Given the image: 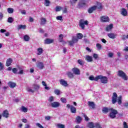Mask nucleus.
<instances>
[{
    "label": "nucleus",
    "instance_id": "2f4dec72",
    "mask_svg": "<svg viewBox=\"0 0 128 128\" xmlns=\"http://www.w3.org/2000/svg\"><path fill=\"white\" fill-rule=\"evenodd\" d=\"M86 60L88 62H92V58L90 56H87L86 58Z\"/></svg>",
    "mask_w": 128,
    "mask_h": 128
},
{
    "label": "nucleus",
    "instance_id": "9b49d317",
    "mask_svg": "<svg viewBox=\"0 0 128 128\" xmlns=\"http://www.w3.org/2000/svg\"><path fill=\"white\" fill-rule=\"evenodd\" d=\"M114 28V24H110L109 25H107L106 28V32H111V30Z\"/></svg>",
    "mask_w": 128,
    "mask_h": 128
},
{
    "label": "nucleus",
    "instance_id": "338daca9",
    "mask_svg": "<svg viewBox=\"0 0 128 128\" xmlns=\"http://www.w3.org/2000/svg\"><path fill=\"white\" fill-rule=\"evenodd\" d=\"M22 122L26 123V122H28V120H26V118H23V119H22Z\"/></svg>",
    "mask_w": 128,
    "mask_h": 128
},
{
    "label": "nucleus",
    "instance_id": "f257e3e1",
    "mask_svg": "<svg viewBox=\"0 0 128 128\" xmlns=\"http://www.w3.org/2000/svg\"><path fill=\"white\" fill-rule=\"evenodd\" d=\"M82 38H84V35H82V33H78L77 34V38L73 36L72 40L68 41L69 45L70 46H74V44L78 43V39L82 40Z\"/></svg>",
    "mask_w": 128,
    "mask_h": 128
},
{
    "label": "nucleus",
    "instance_id": "49530a36",
    "mask_svg": "<svg viewBox=\"0 0 128 128\" xmlns=\"http://www.w3.org/2000/svg\"><path fill=\"white\" fill-rule=\"evenodd\" d=\"M94 128H102V126H100V124H98V123L95 124Z\"/></svg>",
    "mask_w": 128,
    "mask_h": 128
},
{
    "label": "nucleus",
    "instance_id": "cd10ccee",
    "mask_svg": "<svg viewBox=\"0 0 128 128\" xmlns=\"http://www.w3.org/2000/svg\"><path fill=\"white\" fill-rule=\"evenodd\" d=\"M76 120L77 124H80L82 120V118L80 116H77L76 117Z\"/></svg>",
    "mask_w": 128,
    "mask_h": 128
},
{
    "label": "nucleus",
    "instance_id": "680f3d73",
    "mask_svg": "<svg viewBox=\"0 0 128 128\" xmlns=\"http://www.w3.org/2000/svg\"><path fill=\"white\" fill-rule=\"evenodd\" d=\"M45 120H50V116H46Z\"/></svg>",
    "mask_w": 128,
    "mask_h": 128
},
{
    "label": "nucleus",
    "instance_id": "09e8293b",
    "mask_svg": "<svg viewBox=\"0 0 128 128\" xmlns=\"http://www.w3.org/2000/svg\"><path fill=\"white\" fill-rule=\"evenodd\" d=\"M124 128H128V124L126 122H123Z\"/></svg>",
    "mask_w": 128,
    "mask_h": 128
},
{
    "label": "nucleus",
    "instance_id": "58836bf2",
    "mask_svg": "<svg viewBox=\"0 0 128 128\" xmlns=\"http://www.w3.org/2000/svg\"><path fill=\"white\" fill-rule=\"evenodd\" d=\"M50 2L48 0H45V6H50Z\"/></svg>",
    "mask_w": 128,
    "mask_h": 128
},
{
    "label": "nucleus",
    "instance_id": "5701e85b",
    "mask_svg": "<svg viewBox=\"0 0 128 128\" xmlns=\"http://www.w3.org/2000/svg\"><path fill=\"white\" fill-rule=\"evenodd\" d=\"M108 36L110 38L112 39L116 38V34H114V33L108 34Z\"/></svg>",
    "mask_w": 128,
    "mask_h": 128
},
{
    "label": "nucleus",
    "instance_id": "8fccbe9b",
    "mask_svg": "<svg viewBox=\"0 0 128 128\" xmlns=\"http://www.w3.org/2000/svg\"><path fill=\"white\" fill-rule=\"evenodd\" d=\"M62 10V7H60V6H57L56 8V12H60V10Z\"/></svg>",
    "mask_w": 128,
    "mask_h": 128
},
{
    "label": "nucleus",
    "instance_id": "0e129e2a",
    "mask_svg": "<svg viewBox=\"0 0 128 128\" xmlns=\"http://www.w3.org/2000/svg\"><path fill=\"white\" fill-rule=\"evenodd\" d=\"M75 128H84V126H80V125H76L75 126Z\"/></svg>",
    "mask_w": 128,
    "mask_h": 128
},
{
    "label": "nucleus",
    "instance_id": "412c9836",
    "mask_svg": "<svg viewBox=\"0 0 128 128\" xmlns=\"http://www.w3.org/2000/svg\"><path fill=\"white\" fill-rule=\"evenodd\" d=\"M88 104L90 108H96V104L94 102L90 101H88Z\"/></svg>",
    "mask_w": 128,
    "mask_h": 128
},
{
    "label": "nucleus",
    "instance_id": "5fc2aeb1",
    "mask_svg": "<svg viewBox=\"0 0 128 128\" xmlns=\"http://www.w3.org/2000/svg\"><path fill=\"white\" fill-rule=\"evenodd\" d=\"M108 56L109 58H112V56H114V53L110 52L108 54Z\"/></svg>",
    "mask_w": 128,
    "mask_h": 128
},
{
    "label": "nucleus",
    "instance_id": "f704fd0d",
    "mask_svg": "<svg viewBox=\"0 0 128 128\" xmlns=\"http://www.w3.org/2000/svg\"><path fill=\"white\" fill-rule=\"evenodd\" d=\"M88 128H94V122H90L88 123Z\"/></svg>",
    "mask_w": 128,
    "mask_h": 128
},
{
    "label": "nucleus",
    "instance_id": "f8f14e48",
    "mask_svg": "<svg viewBox=\"0 0 128 128\" xmlns=\"http://www.w3.org/2000/svg\"><path fill=\"white\" fill-rule=\"evenodd\" d=\"M2 116L3 118H8L10 116V113L8 110H6L3 112L2 113Z\"/></svg>",
    "mask_w": 128,
    "mask_h": 128
},
{
    "label": "nucleus",
    "instance_id": "0eeeda50",
    "mask_svg": "<svg viewBox=\"0 0 128 128\" xmlns=\"http://www.w3.org/2000/svg\"><path fill=\"white\" fill-rule=\"evenodd\" d=\"M66 108H70V112H72V114H76V108L72 105L70 106V104H68Z\"/></svg>",
    "mask_w": 128,
    "mask_h": 128
},
{
    "label": "nucleus",
    "instance_id": "79ce46f5",
    "mask_svg": "<svg viewBox=\"0 0 128 128\" xmlns=\"http://www.w3.org/2000/svg\"><path fill=\"white\" fill-rule=\"evenodd\" d=\"M8 14H12V12H14V9L12 8H8Z\"/></svg>",
    "mask_w": 128,
    "mask_h": 128
},
{
    "label": "nucleus",
    "instance_id": "bb28decb",
    "mask_svg": "<svg viewBox=\"0 0 128 128\" xmlns=\"http://www.w3.org/2000/svg\"><path fill=\"white\" fill-rule=\"evenodd\" d=\"M26 25H18V29L20 30H26Z\"/></svg>",
    "mask_w": 128,
    "mask_h": 128
},
{
    "label": "nucleus",
    "instance_id": "4d7b16f0",
    "mask_svg": "<svg viewBox=\"0 0 128 128\" xmlns=\"http://www.w3.org/2000/svg\"><path fill=\"white\" fill-rule=\"evenodd\" d=\"M128 38L127 37H126V35H123L122 36V40H126Z\"/></svg>",
    "mask_w": 128,
    "mask_h": 128
},
{
    "label": "nucleus",
    "instance_id": "774afa93",
    "mask_svg": "<svg viewBox=\"0 0 128 128\" xmlns=\"http://www.w3.org/2000/svg\"><path fill=\"white\" fill-rule=\"evenodd\" d=\"M124 52H128V46L126 47L124 50Z\"/></svg>",
    "mask_w": 128,
    "mask_h": 128
},
{
    "label": "nucleus",
    "instance_id": "9d476101",
    "mask_svg": "<svg viewBox=\"0 0 128 128\" xmlns=\"http://www.w3.org/2000/svg\"><path fill=\"white\" fill-rule=\"evenodd\" d=\"M72 70L74 74L80 76V70L78 68H74L72 69Z\"/></svg>",
    "mask_w": 128,
    "mask_h": 128
},
{
    "label": "nucleus",
    "instance_id": "37998d69",
    "mask_svg": "<svg viewBox=\"0 0 128 128\" xmlns=\"http://www.w3.org/2000/svg\"><path fill=\"white\" fill-rule=\"evenodd\" d=\"M14 22V19L12 17H9L8 18V22H10V24H12Z\"/></svg>",
    "mask_w": 128,
    "mask_h": 128
},
{
    "label": "nucleus",
    "instance_id": "2eb2a0df",
    "mask_svg": "<svg viewBox=\"0 0 128 128\" xmlns=\"http://www.w3.org/2000/svg\"><path fill=\"white\" fill-rule=\"evenodd\" d=\"M60 106V104L58 102H55L51 103V106L52 108H59Z\"/></svg>",
    "mask_w": 128,
    "mask_h": 128
},
{
    "label": "nucleus",
    "instance_id": "ea45409f",
    "mask_svg": "<svg viewBox=\"0 0 128 128\" xmlns=\"http://www.w3.org/2000/svg\"><path fill=\"white\" fill-rule=\"evenodd\" d=\"M60 100L62 102V104H66V98H61Z\"/></svg>",
    "mask_w": 128,
    "mask_h": 128
},
{
    "label": "nucleus",
    "instance_id": "b1692460",
    "mask_svg": "<svg viewBox=\"0 0 128 128\" xmlns=\"http://www.w3.org/2000/svg\"><path fill=\"white\" fill-rule=\"evenodd\" d=\"M66 74L69 78H74V74L70 72H67Z\"/></svg>",
    "mask_w": 128,
    "mask_h": 128
},
{
    "label": "nucleus",
    "instance_id": "393cba45",
    "mask_svg": "<svg viewBox=\"0 0 128 128\" xmlns=\"http://www.w3.org/2000/svg\"><path fill=\"white\" fill-rule=\"evenodd\" d=\"M110 111V108H108L106 107H104L102 108V112L103 114H107L108 112Z\"/></svg>",
    "mask_w": 128,
    "mask_h": 128
},
{
    "label": "nucleus",
    "instance_id": "f03ea898",
    "mask_svg": "<svg viewBox=\"0 0 128 128\" xmlns=\"http://www.w3.org/2000/svg\"><path fill=\"white\" fill-rule=\"evenodd\" d=\"M122 96H120L118 98V94L116 92H114L112 96V104H114L116 102H118V104H122Z\"/></svg>",
    "mask_w": 128,
    "mask_h": 128
},
{
    "label": "nucleus",
    "instance_id": "4be33fe9",
    "mask_svg": "<svg viewBox=\"0 0 128 128\" xmlns=\"http://www.w3.org/2000/svg\"><path fill=\"white\" fill-rule=\"evenodd\" d=\"M37 68H40V70H42L44 68V63L42 62H38L37 64Z\"/></svg>",
    "mask_w": 128,
    "mask_h": 128
},
{
    "label": "nucleus",
    "instance_id": "dca6fc26",
    "mask_svg": "<svg viewBox=\"0 0 128 128\" xmlns=\"http://www.w3.org/2000/svg\"><path fill=\"white\" fill-rule=\"evenodd\" d=\"M54 39L46 38L44 40V44H50L54 42Z\"/></svg>",
    "mask_w": 128,
    "mask_h": 128
},
{
    "label": "nucleus",
    "instance_id": "6e6552de",
    "mask_svg": "<svg viewBox=\"0 0 128 128\" xmlns=\"http://www.w3.org/2000/svg\"><path fill=\"white\" fill-rule=\"evenodd\" d=\"M19 70H20V72H18V68H14L12 69V72L13 74H24V70L22 68H18Z\"/></svg>",
    "mask_w": 128,
    "mask_h": 128
},
{
    "label": "nucleus",
    "instance_id": "a211bd4d",
    "mask_svg": "<svg viewBox=\"0 0 128 128\" xmlns=\"http://www.w3.org/2000/svg\"><path fill=\"white\" fill-rule=\"evenodd\" d=\"M96 10V6H94L88 8V14H92L94 10Z\"/></svg>",
    "mask_w": 128,
    "mask_h": 128
},
{
    "label": "nucleus",
    "instance_id": "e2e57ef3",
    "mask_svg": "<svg viewBox=\"0 0 128 128\" xmlns=\"http://www.w3.org/2000/svg\"><path fill=\"white\" fill-rule=\"evenodd\" d=\"M29 22H34V18H32V16L29 17Z\"/></svg>",
    "mask_w": 128,
    "mask_h": 128
},
{
    "label": "nucleus",
    "instance_id": "7c9ffc66",
    "mask_svg": "<svg viewBox=\"0 0 128 128\" xmlns=\"http://www.w3.org/2000/svg\"><path fill=\"white\" fill-rule=\"evenodd\" d=\"M96 78H98V76H96L95 78L93 76H90L89 77V80H95V82H98V80H96Z\"/></svg>",
    "mask_w": 128,
    "mask_h": 128
},
{
    "label": "nucleus",
    "instance_id": "1a4fd4ad",
    "mask_svg": "<svg viewBox=\"0 0 128 128\" xmlns=\"http://www.w3.org/2000/svg\"><path fill=\"white\" fill-rule=\"evenodd\" d=\"M102 22H110V18L106 16H102L100 18Z\"/></svg>",
    "mask_w": 128,
    "mask_h": 128
},
{
    "label": "nucleus",
    "instance_id": "052dcab7",
    "mask_svg": "<svg viewBox=\"0 0 128 128\" xmlns=\"http://www.w3.org/2000/svg\"><path fill=\"white\" fill-rule=\"evenodd\" d=\"M62 12L63 14H66L68 12V8H64Z\"/></svg>",
    "mask_w": 128,
    "mask_h": 128
},
{
    "label": "nucleus",
    "instance_id": "c9c22d12",
    "mask_svg": "<svg viewBox=\"0 0 128 128\" xmlns=\"http://www.w3.org/2000/svg\"><path fill=\"white\" fill-rule=\"evenodd\" d=\"M56 126L58 128H66V126L64 124H57Z\"/></svg>",
    "mask_w": 128,
    "mask_h": 128
},
{
    "label": "nucleus",
    "instance_id": "c03bdc74",
    "mask_svg": "<svg viewBox=\"0 0 128 128\" xmlns=\"http://www.w3.org/2000/svg\"><path fill=\"white\" fill-rule=\"evenodd\" d=\"M96 46L98 48V50H100L101 48H102V44L98 43L96 44Z\"/></svg>",
    "mask_w": 128,
    "mask_h": 128
},
{
    "label": "nucleus",
    "instance_id": "3c124183",
    "mask_svg": "<svg viewBox=\"0 0 128 128\" xmlns=\"http://www.w3.org/2000/svg\"><path fill=\"white\" fill-rule=\"evenodd\" d=\"M54 97L52 96H51L49 98L48 102H54Z\"/></svg>",
    "mask_w": 128,
    "mask_h": 128
},
{
    "label": "nucleus",
    "instance_id": "6e6d98bb",
    "mask_svg": "<svg viewBox=\"0 0 128 128\" xmlns=\"http://www.w3.org/2000/svg\"><path fill=\"white\" fill-rule=\"evenodd\" d=\"M84 118H85V120H86V122L90 120V118H88V116H86V114H84Z\"/></svg>",
    "mask_w": 128,
    "mask_h": 128
},
{
    "label": "nucleus",
    "instance_id": "6ab92c4d",
    "mask_svg": "<svg viewBox=\"0 0 128 128\" xmlns=\"http://www.w3.org/2000/svg\"><path fill=\"white\" fill-rule=\"evenodd\" d=\"M12 62L13 60L12 58H9L7 59L6 64V66H10L12 64Z\"/></svg>",
    "mask_w": 128,
    "mask_h": 128
},
{
    "label": "nucleus",
    "instance_id": "e433bc0d",
    "mask_svg": "<svg viewBox=\"0 0 128 128\" xmlns=\"http://www.w3.org/2000/svg\"><path fill=\"white\" fill-rule=\"evenodd\" d=\"M46 20L44 18H42L41 19L40 24H46Z\"/></svg>",
    "mask_w": 128,
    "mask_h": 128
},
{
    "label": "nucleus",
    "instance_id": "f3484780",
    "mask_svg": "<svg viewBox=\"0 0 128 128\" xmlns=\"http://www.w3.org/2000/svg\"><path fill=\"white\" fill-rule=\"evenodd\" d=\"M8 86L11 88H16V82H8Z\"/></svg>",
    "mask_w": 128,
    "mask_h": 128
},
{
    "label": "nucleus",
    "instance_id": "39448f33",
    "mask_svg": "<svg viewBox=\"0 0 128 128\" xmlns=\"http://www.w3.org/2000/svg\"><path fill=\"white\" fill-rule=\"evenodd\" d=\"M100 80V82L102 84H108V77L104 76L101 75L98 76V77L96 78V80Z\"/></svg>",
    "mask_w": 128,
    "mask_h": 128
},
{
    "label": "nucleus",
    "instance_id": "4c0bfd02",
    "mask_svg": "<svg viewBox=\"0 0 128 128\" xmlns=\"http://www.w3.org/2000/svg\"><path fill=\"white\" fill-rule=\"evenodd\" d=\"M54 93L57 96H60V91L59 90L56 89L54 90Z\"/></svg>",
    "mask_w": 128,
    "mask_h": 128
},
{
    "label": "nucleus",
    "instance_id": "bf43d9fd",
    "mask_svg": "<svg viewBox=\"0 0 128 128\" xmlns=\"http://www.w3.org/2000/svg\"><path fill=\"white\" fill-rule=\"evenodd\" d=\"M93 56L95 60H96L98 58V56L96 54H94Z\"/></svg>",
    "mask_w": 128,
    "mask_h": 128
},
{
    "label": "nucleus",
    "instance_id": "a878e982",
    "mask_svg": "<svg viewBox=\"0 0 128 128\" xmlns=\"http://www.w3.org/2000/svg\"><path fill=\"white\" fill-rule=\"evenodd\" d=\"M37 52H38L37 54L38 56H40V54L44 52V49L42 48H39L37 49Z\"/></svg>",
    "mask_w": 128,
    "mask_h": 128
},
{
    "label": "nucleus",
    "instance_id": "c756f323",
    "mask_svg": "<svg viewBox=\"0 0 128 128\" xmlns=\"http://www.w3.org/2000/svg\"><path fill=\"white\" fill-rule=\"evenodd\" d=\"M20 110L22 112H28V108H26L24 106H22Z\"/></svg>",
    "mask_w": 128,
    "mask_h": 128
},
{
    "label": "nucleus",
    "instance_id": "7ed1b4c3",
    "mask_svg": "<svg viewBox=\"0 0 128 128\" xmlns=\"http://www.w3.org/2000/svg\"><path fill=\"white\" fill-rule=\"evenodd\" d=\"M110 113L109 114V116L110 118H112L113 120L114 118H116V114L118 113V110H114V108H110Z\"/></svg>",
    "mask_w": 128,
    "mask_h": 128
},
{
    "label": "nucleus",
    "instance_id": "a18cd8bd",
    "mask_svg": "<svg viewBox=\"0 0 128 128\" xmlns=\"http://www.w3.org/2000/svg\"><path fill=\"white\" fill-rule=\"evenodd\" d=\"M4 65L2 64L1 62H0V70H4Z\"/></svg>",
    "mask_w": 128,
    "mask_h": 128
},
{
    "label": "nucleus",
    "instance_id": "c85d7f7f",
    "mask_svg": "<svg viewBox=\"0 0 128 128\" xmlns=\"http://www.w3.org/2000/svg\"><path fill=\"white\" fill-rule=\"evenodd\" d=\"M86 2H79L78 4V6H79V8H84V6H86Z\"/></svg>",
    "mask_w": 128,
    "mask_h": 128
},
{
    "label": "nucleus",
    "instance_id": "20e7f679",
    "mask_svg": "<svg viewBox=\"0 0 128 128\" xmlns=\"http://www.w3.org/2000/svg\"><path fill=\"white\" fill-rule=\"evenodd\" d=\"M118 76L120 78H122V80H128V76H126V74L124 71L122 70H118V72L117 74Z\"/></svg>",
    "mask_w": 128,
    "mask_h": 128
},
{
    "label": "nucleus",
    "instance_id": "473e14b6",
    "mask_svg": "<svg viewBox=\"0 0 128 128\" xmlns=\"http://www.w3.org/2000/svg\"><path fill=\"white\" fill-rule=\"evenodd\" d=\"M24 40L25 42H28L30 40V38L28 35H24Z\"/></svg>",
    "mask_w": 128,
    "mask_h": 128
},
{
    "label": "nucleus",
    "instance_id": "864d4df0",
    "mask_svg": "<svg viewBox=\"0 0 128 128\" xmlns=\"http://www.w3.org/2000/svg\"><path fill=\"white\" fill-rule=\"evenodd\" d=\"M34 90H38L40 89V86L38 85L34 84Z\"/></svg>",
    "mask_w": 128,
    "mask_h": 128
},
{
    "label": "nucleus",
    "instance_id": "4468645a",
    "mask_svg": "<svg viewBox=\"0 0 128 128\" xmlns=\"http://www.w3.org/2000/svg\"><path fill=\"white\" fill-rule=\"evenodd\" d=\"M120 14L123 16H128V11L126 10V9L122 8L121 9Z\"/></svg>",
    "mask_w": 128,
    "mask_h": 128
},
{
    "label": "nucleus",
    "instance_id": "ddd939ff",
    "mask_svg": "<svg viewBox=\"0 0 128 128\" xmlns=\"http://www.w3.org/2000/svg\"><path fill=\"white\" fill-rule=\"evenodd\" d=\"M60 84L62 86H63L66 87L68 86V82L64 79H61L60 80Z\"/></svg>",
    "mask_w": 128,
    "mask_h": 128
},
{
    "label": "nucleus",
    "instance_id": "a19ab883",
    "mask_svg": "<svg viewBox=\"0 0 128 128\" xmlns=\"http://www.w3.org/2000/svg\"><path fill=\"white\" fill-rule=\"evenodd\" d=\"M58 20H60V22H64V19H62V16H58L56 18Z\"/></svg>",
    "mask_w": 128,
    "mask_h": 128
},
{
    "label": "nucleus",
    "instance_id": "69168bd1",
    "mask_svg": "<svg viewBox=\"0 0 128 128\" xmlns=\"http://www.w3.org/2000/svg\"><path fill=\"white\" fill-rule=\"evenodd\" d=\"M63 52L64 54H66V48H63Z\"/></svg>",
    "mask_w": 128,
    "mask_h": 128
},
{
    "label": "nucleus",
    "instance_id": "aec40b11",
    "mask_svg": "<svg viewBox=\"0 0 128 128\" xmlns=\"http://www.w3.org/2000/svg\"><path fill=\"white\" fill-rule=\"evenodd\" d=\"M96 8L98 10H102V8H104V6H102V4L100 2H97V6H96Z\"/></svg>",
    "mask_w": 128,
    "mask_h": 128
},
{
    "label": "nucleus",
    "instance_id": "72a5a7b5",
    "mask_svg": "<svg viewBox=\"0 0 128 128\" xmlns=\"http://www.w3.org/2000/svg\"><path fill=\"white\" fill-rule=\"evenodd\" d=\"M42 86H45L44 87L45 90H50V87L46 86L47 85H46V82L42 81Z\"/></svg>",
    "mask_w": 128,
    "mask_h": 128
},
{
    "label": "nucleus",
    "instance_id": "603ef678",
    "mask_svg": "<svg viewBox=\"0 0 128 128\" xmlns=\"http://www.w3.org/2000/svg\"><path fill=\"white\" fill-rule=\"evenodd\" d=\"M36 126H38V128H44V126H42L40 124V123H36Z\"/></svg>",
    "mask_w": 128,
    "mask_h": 128
},
{
    "label": "nucleus",
    "instance_id": "13d9d810",
    "mask_svg": "<svg viewBox=\"0 0 128 128\" xmlns=\"http://www.w3.org/2000/svg\"><path fill=\"white\" fill-rule=\"evenodd\" d=\"M3 18H4V14H2V12H0V20H2Z\"/></svg>",
    "mask_w": 128,
    "mask_h": 128
},
{
    "label": "nucleus",
    "instance_id": "de8ad7c7",
    "mask_svg": "<svg viewBox=\"0 0 128 128\" xmlns=\"http://www.w3.org/2000/svg\"><path fill=\"white\" fill-rule=\"evenodd\" d=\"M78 62L79 64H80V66H84V62H82V60H78Z\"/></svg>",
    "mask_w": 128,
    "mask_h": 128
},
{
    "label": "nucleus",
    "instance_id": "423d86ee",
    "mask_svg": "<svg viewBox=\"0 0 128 128\" xmlns=\"http://www.w3.org/2000/svg\"><path fill=\"white\" fill-rule=\"evenodd\" d=\"M88 21L85 20L84 19L80 20L79 22V26H80L82 30H84L85 26H88Z\"/></svg>",
    "mask_w": 128,
    "mask_h": 128
}]
</instances>
